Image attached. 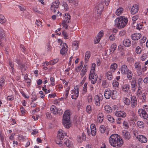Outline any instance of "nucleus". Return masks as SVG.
I'll return each instance as SVG.
<instances>
[{"label": "nucleus", "instance_id": "2f4dec72", "mask_svg": "<svg viewBox=\"0 0 148 148\" xmlns=\"http://www.w3.org/2000/svg\"><path fill=\"white\" fill-rule=\"evenodd\" d=\"M134 66L135 68L138 71H140L141 69L140 64L138 62H136L134 64Z\"/></svg>", "mask_w": 148, "mask_h": 148}, {"label": "nucleus", "instance_id": "a878e982", "mask_svg": "<svg viewBox=\"0 0 148 148\" xmlns=\"http://www.w3.org/2000/svg\"><path fill=\"white\" fill-rule=\"evenodd\" d=\"M64 143L66 145L69 147H71V142L69 141V140L67 138H65L64 140Z\"/></svg>", "mask_w": 148, "mask_h": 148}, {"label": "nucleus", "instance_id": "c756f323", "mask_svg": "<svg viewBox=\"0 0 148 148\" xmlns=\"http://www.w3.org/2000/svg\"><path fill=\"white\" fill-rule=\"evenodd\" d=\"M137 125L140 128H143L144 127L143 122L141 121H138L137 123Z\"/></svg>", "mask_w": 148, "mask_h": 148}, {"label": "nucleus", "instance_id": "9d476101", "mask_svg": "<svg viewBox=\"0 0 148 148\" xmlns=\"http://www.w3.org/2000/svg\"><path fill=\"white\" fill-rule=\"evenodd\" d=\"M141 34L139 33H135L131 35V38L134 40H137L139 39L141 37Z\"/></svg>", "mask_w": 148, "mask_h": 148}, {"label": "nucleus", "instance_id": "13d9d810", "mask_svg": "<svg viewBox=\"0 0 148 148\" xmlns=\"http://www.w3.org/2000/svg\"><path fill=\"white\" fill-rule=\"evenodd\" d=\"M87 71H84L82 70L80 73V75L82 76V77H83L86 74V72Z\"/></svg>", "mask_w": 148, "mask_h": 148}, {"label": "nucleus", "instance_id": "052dcab7", "mask_svg": "<svg viewBox=\"0 0 148 148\" xmlns=\"http://www.w3.org/2000/svg\"><path fill=\"white\" fill-rule=\"evenodd\" d=\"M87 99L89 102H91L92 100V97L91 95H89L88 96Z\"/></svg>", "mask_w": 148, "mask_h": 148}, {"label": "nucleus", "instance_id": "f03ea898", "mask_svg": "<svg viewBox=\"0 0 148 148\" xmlns=\"http://www.w3.org/2000/svg\"><path fill=\"white\" fill-rule=\"evenodd\" d=\"M71 112H64L63 115L62 123L64 127L66 128H69L71 125L70 120Z\"/></svg>", "mask_w": 148, "mask_h": 148}, {"label": "nucleus", "instance_id": "4c0bfd02", "mask_svg": "<svg viewBox=\"0 0 148 148\" xmlns=\"http://www.w3.org/2000/svg\"><path fill=\"white\" fill-rule=\"evenodd\" d=\"M123 127L125 129H127L129 127V125L127 122L124 121L123 123Z\"/></svg>", "mask_w": 148, "mask_h": 148}, {"label": "nucleus", "instance_id": "5701e85b", "mask_svg": "<svg viewBox=\"0 0 148 148\" xmlns=\"http://www.w3.org/2000/svg\"><path fill=\"white\" fill-rule=\"evenodd\" d=\"M143 78H139L138 80V90H140V88H142V82L143 81Z\"/></svg>", "mask_w": 148, "mask_h": 148}, {"label": "nucleus", "instance_id": "a19ab883", "mask_svg": "<svg viewBox=\"0 0 148 148\" xmlns=\"http://www.w3.org/2000/svg\"><path fill=\"white\" fill-rule=\"evenodd\" d=\"M87 83L86 82L84 85V86L83 89V93H85L87 91Z\"/></svg>", "mask_w": 148, "mask_h": 148}, {"label": "nucleus", "instance_id": "a211bd4d", "mask_svg": "<svg viewBox=\"0 0 148 148\" xmlns=\"http://www.w3.org/2000/svg\"><path fill=\"white\" fill-rule=\"evenodd\" d=\"M98 119L99 122L101 123L103 121L104 119V115L101 112H99L98 114Z\"/></svg>", "mask_w": 148, "mask_h": 148}, {"label": "nucleus", "instance_id": "393cba45", "mask_svg": "<svg viewBox=\"0 0 148 148\" xmlns=\"http://www.w3.org/2000/svg\"><path fill=\"white\" fill-rule=\"evenodd\" d=\"M78 43V42L77 41H75L73 42L72 44L74 50H76L78 49L79 45Z\"/></svg>", "mask_w": 148, "mask_h": 148}, {"label": "nucleus", "instance_id": "c9c22d12", "mask_svg": "<svg viewBox=\"0 0 148 148\" xmlns=\"http://www.w3.org/2000/svg\"><path fill=\"white\" fill-rule=\"evenodd\" d=\"M116 47L117 46L115 43H113L111 45L110 48L112 49V53L114 51Z\"/></svg>", "mask_w": 148, "mask_h": 148}, {"label": "nucleus", "instance_id": "69168bd1", "mask_svg": "<svg viewBox=\"0 0 148 148\" xmlns=\"http://www.w3.org/2000/svg\"><path fill=\"white\" fill-rule=\"evenodd\" d=\"M50 81L52 82L51 83V84L52 86H54L55 85V84L54 83L55 80H54V78L53 77H51L50 78Z\"/></svg>", "mask_w": 148, "mask_h": 148}, {"label": "nucleus", "instance_id": "7ed1b4c3", "mask_svg": "<svg viewBox=\"0 0 148 148\" xmlns=\"http://www.w3.org/2000/svg\"><path fill=\"white\" fill-rule=\"evenodd\" d=\"M115 25L119 29L123 28L128 22V19L127 18L121 16L119 18H117L115 20Z\"/></svg>", "mask_w": 148, "mask_h": 148}, {"label": "nucleus", "instance_id": "58836bf2", "mask_svg": "<svg viewBox=\"0 0 148 148\" xmlns=\"http://www.w3.org/2000/svg\"><path fill=\"white\" fill-rule=\"evenodd\" d=\"M62 6L64 7V10L65 11H67L69 10V8L68 7V5L66 3H64Z\"/></svg>", "mask_w": 148, "mask_h": 148}, {"label": "nucleus", "instance_id": "6e6552de", "mask_svg": "<svg viewBox=\"0 0 148 148\" xmlns=\"http://www.w3.org/2000/svg\"><path fill=\"white\" fill-rule=\"evenodd\" d=\"M122 135L123 138L126 140L130 139L131 137V136L130 133L127 130H123Z\"/></svg>", "mask_w": 148, "mask_h": 148}, {"label": "nucleus", "instance_id": "e433bc0d", "mask_svg": "<svg viewBox=\"0 0 148 148\" xmlns=\"http://www.w3.org/2000/svg\"><path fill=\"white\" fill-rule=\"evenodd\" d=\"M5 22V17L2 15H0V22L1 24H3Z\"/></svg>", "mask_w": 148, "mask_h": 148}, {"label": "nucleus", "instance_id": "f704fd0d", "mask_svg": "<svg viewBox=\"0 0 148 148\" xmlns=\"http://www.w3.org/2000/svg\"><path fill=\"white\" fill-rule=\"evenodd\" d=\"M106 129V127L105 126L103 125L99 127L100 131L102 133H104L105 132Z\"/></svg>", "mask_w": 148, "mask_h": 148}, {"label": "nucleus", "instance_id": "9b49d317", "mask_svg": "<svg viewBox=\"0 0 148 148\" xmlns=\"http://www.w3.org/2000/svg\"><path fill=\"white\" fill-rule=\"evenodd\" d=\"M5 36L4 31L1 28H0V45L1 46L2 42L4 40Z\"/></svg>", "mask_w": 148, "mask_h": 148}, {"label": "nucleus", "instance_id": "ddd939ff", "mask_svg": "<svg viewBox=\"0 0 148 148\" xmlns=\"http://www.w3.org/2000/svg\"><path fill=\"white\" fill-rule=\"evenodd\" d=\"M115 115L117 116L123 118L125 117L126 115L125 112H116Z\"/></svg>", "mask_w": 148, "mask_h": 148}, {"label": "nucleus", "instance_id": "c03bdc74", "mask_svg": "<svg viewBox=\"0 0 148 148\" xmlns=\"http://www.w3.org/2000/svg\"><path fill=\"white\" fill-rule=\"evenodd\" d=\"M136 52L137 54H140L141 52V49L140 47L138 46L137 47L136 49Z\"/></svg>", "mask_w": 148, "mask_h": 148}, {"label": "nucleus", "instance_id": "1a4fd4ad", "mask_svg": "<svg viewBox=\"0 0 148 148\" xmlns=\"http://www.w3.org/2000/svg\"><path fill=\"white\" fill-rule=\"evenodd\" d=\"M139 141L143 143H145L147 141L146 137L143 135H139L137 138Z\"/></svg>", "mask_w": 148, "mask_h": 148}, {"label": "nucleus", "instance_id": "0e129e2a", "mask_svg": "<svg viewBox=\"0 0 148 148\" xmlns=\"http://www.w3.org/2000/svg\"><path fill=\"white\" fill-rule=\"evenodd\" d=\"M82 65H80L75 69V70L77 71H79L82 68Z\"/></svg>", "mask_w": 148, "mask_h": 148}, {"label": "nucleus", "instance_id": "bb28decb", "mask_svg": "<svg viewBox=\"0 0 148 148\" xmlns=\"http://www.w3.org/2000/svg\"><path fill=\"white\" fill-rule=\"evenodd\" d=\"M107 118L110 122L112 123H114L115 120L112 116L110 115H108Z\"/></svg>", "mask_w": 148, "mask_h": 148}, {"label": "nucleus", "instance_id": "4d7b16f0", "mask_svg": "<svg viewBox=\"0 0 148 148\" xmlns=\"http://www.w3.org/2000/svg\"><path fill=\"white\" fill-rule=\"evenodd\" d=\"M101 39V38H100V37H98L97 38H96V40H94V43L95 44H97L98 43Z\"/></svg>", "mask_w": 148, "mask_h": 148}, {"label": "nucleus", "instance_id": "e2e57ef3", "mask_svg": "<svg viewBox=\"0 0 148 148\" xmlns=\"http://www.w3.org/2000/svg\"><path fill=\"white\" fill-rule=\"evenodd\" d=\"M95 70L94 69H91L90 71V73L89 74V75H94L96 74L95 73Z\"/></svg>", "mask_w": 148, "mask_h": 148}, {"label": "nucleus", "instance_id": "72a5a7b5", "mask_svg": "<svg viewBox=\"0 0 148 148\" xmlns=\"http://www.w3.org/2000/svg\"><path fill=\"white\" fill-rule=\"evenodd\" d=\"M58 8V5H55L52 4L51 5V10L52 12H53L54 13H55L56 11V8L57 9Z\"/></svg>", "mask_w": 148, "mask_h": 148}, {"label": "nucleus", "instance_id": "6ab92c4d", "mask_svg": "<svg viewBox=\"0 0 148 148\" xmlns=\"http://www.w3.org/2000/svg\"><path fill=\"white\" fill-rule=\"evenodd\" d=\"M139 113V114L140 116L143 118V119H147L148 117V114L146 112H140Z\"/></svg>", "mask_w": 148, "mask_h": 148}, {"label": "nucleus", "instance_id": "603ef678", "mask_svg": "<svg viewBox=\"0 0 148 148\" xmlns=\"http://www.w3.org/2000/svg\"><path fill=\"white\" fill-rule=\"evenodd\" d=\"M17 61V63L19 65H20V68L21 69L24 67H25V66H26L24 64H20L18 62V60H16Z\"/></svg>", "mask_w": 148, "mask_h": 148}, {"label": "nucleus", "instance_id": "864d4df0", "mask_svg": "<svg viewBox=\"0 0 148 148\" xmlns=\"http://www.w3.org/2000/svg\"><path fill=\"white\" fill-rule=\"evenodd\" d=\"M119 108L116 105H114L112 106V110H113L115 111H117V110H119Z\"/></svg>", "mask_w": 148, "mask_h": 148}, {"label": "nucleus", "instance_id": "dca6fc26", "mask_svg": "<svg viewBox=\"0 0 148 148\" xmlns=\"http://www.w3.org/2000/svg\"><path fill=\"white\" fill-rule=\"evenodd\" d=\"M127 67L125 64H123L121 67V73L125 75L126 74V71H127Z\"/></svg>", "mask_w": 148, "mask_h": 148}, {"label": "nucleus", "instance_id": "f257e3e1", "mask_svg": "<svg viewBox=\"0 0 148 148\" xmlns=\"http://www.w3.org/2000/svg\"><path fill=\"white\" fill-rule=\"evenodd\" d=\"M110 144L112 146L118 147L122 146L123 144V141L121 136L118 134H112L109 139Z\"/></svg>", "mask_w": 148, "mask_h": 148}, {"label": "nucleus", "instance_id": "49530a36", "mask_svg": "<svg viewBox=\"0 0 148 148\" xmlns=\"http://www.w3.org/2000/svg\"><path fill=\"white\" fill-rule=\"evenodd\" d=\"M126 31L125 30H122L119 33V35L121 36H123L126 34Z\"/></svg>", "mask_w": 148, "mask_h": 148}, {"label": "nucleus", "instance_id": "c85d7f7f", "mask_svg": "<svg viewBox=\"0 0 148 148\" xmlns=\"http://www.w3.org/2000/svg\"><path fill=\"white\" fill-rule=\"evenodd\" d=\"M123 11V8H119L116 10V14L117 16L120 15L122 12Z\"/></svg>", "mask_w": 148, "mask_h": 148}, {"label": "nucleus", "instance_id": "f8f14e48", "mask_svg": "<svg viewBox=\"0 0 148 148\" xmlns=\"http://www.w3.org/2000/svg\"><path fill=\"white\" fill-rule=\"evenodd\" d=\"M138 10V6L137 5H135L132 6L131 10V12L132 14H134L137 13Z\"/></svg>", "mask_w": 148, "mask_h": 148}, {"label": "nucleus", "instance_id": "4468645a", "mask_svg": "<svg viewBox=\"0 0 148 148\" xmlns=\"http://www.w3.org/2000/svg\"><path fill=\"white\" fill-rule=\"evenodd\" d=\"M131 86L132 90L133 92L135 91L137 86L136 82L135 79L132 81Z\"/></svg>", "mask_w": 148, "mask_h": 148}, {"label": "nucleus", "instance_id": "ea45409f", "mask_svg": "<svg viewBox=\"0 0 148 148\" xmlns=\"http://www.w3.org/2000/svg\"><path fill=\"white\" fill-rule=\"evenodd\" d=\"M91 133L92 135L94 136H95L96 133V128H92V129H91Z\"/></svg>", "mask_w": 148, "mask_h": 148}, {"label": "nucleus", "instance_id": "338daca9", "mask_svg": "<svg viewBox=\"0 0 148 148\" xmlns=\"http://www.w3.org/2000/svg\"><path fill=\"white\" fill-rule=\"evenodd\" d=\"M115 36L111 34L109 36V38L111 40H114Z\"/></svg>", "mask_w": 148, "mask_h": 148}, {"label": "nucleus", "instance_id": "a18cd8bd", "mask_svg": "<svg viewBox=\"0 0 148 148\" xmlns=\"http://www.w3.org/2000/svg\"><path fill=\"white\" fill-rule=\"evenodd\" d=\"M124 102L127 105H129L130 103V99L126 97L125 98Z\"/></svg>", "mask_w": 148, "mask_h": 148}, {"label": "nucleus", "instance_id": "774afa93", "mask_svg": "<svg viewBox=\"0 0 148 148\" xmlns=\"http://www.w3.org/2000/svg\"><path fill=\"white\" fill-rule=\"evenodd\" d=\"M56 107L54 105H52L51 106L50 108V111H54L56 110Z\"/></svg>", "mask_w": 148, "mask_h": 148}, {"label": "nucleus", "instance_id": "8fccbe9b", "mask_svg": "<svg viewBox=\"0 0 148 148\" xmlns=\"http://www.w3.org/2000/svg\"><path fill=\"white\" fill-rule=\"evenodd\" d=\"M133 132L134 136L136 137V138H137V137L138 136V135L137 130H133Z\"/></svg>", "mask_w": 148, "mask_h": 148}, {"label": "nucleus", "instance_id": "f3484780", "mask_svg": "<svg viewBox=\"0 0 148 148\" xmlns=\"http://www.w3.org/2000/svg\"><path fill=\"white\" fill-rule=\"evenodd\" d=\"M123 44L125 47H129L131 45V41L129 39H126L123 40Z\"/></svg>", "mask_w": 148, "mask_h": 148}, {"label": "nucleus", "instance_id": "bf43d9fd", "mask_svg": "<svg viewBox=\"0 0 148 148\" xmlns=\"http://www.w3.org/2000/svg\"><path fill=\"white\" fill-rule=\"evenodd\" d=\"M0 139L1 140L2 143H3L4 140L3 135L1 133H0Z\"/></svg>", "mask_w": 148, "mask_h": 148}, {"label": "nucleus", "instance_id": "3c124183", "mask_svg": "<svg viewBox=\"0 0 148 148\" xmlns=\"http://www.w3.org/2000/svg\"><path fill=\"white\" fill-rule=\"evenodd\" d=\"M62 34L63 36H64V38L65 39H68V38L67 37H68V36L67 35V33L65 31H64L62 32Z\"/></svg>", "mask_w": 148, "mask_h": 148}, {"label": "nucleus", "instance_id": "4be33fe9", "mask_svg": "<svg viewBox=\"0 0 148 148\" xmlns=\"http://www.w3.org/2000/svg\"><path fill=\"white\" fill-rule=\"evenodd\" d=\"M117 67V65L115 63H114L112 64L110 66V71L111 72H114L115 70L116 69Z\"/></svg>", "mask_w": 148, "mask_h": 148}, {"label": "nucleus", "instance_id": "79ce46f5", "mask_svg": "<svg viewBox=\"0 0 148 148\" xmlns=\"http://www.w3.org/2000/svg\"><path fill=\"white\" fill-rule=\"evenodd\" d=\"M104 108V110L106 111H110V110H112V108L109 105H106L105 106Z\"/></svg>", "mask_w": 148, "mask_h": 148}, {"label": "nucleus", "instance_id": "7c9ffc66", "mask_svg": "<svg viewBox=\"0 0 148 148\" xmlns=\"http://www.w3.org/2000/svg\"><path fill=\"white\" fill-rule=\"evenodd\" d=\"M111 72L109 71L106 73V75L107 79L109 80H111L112 77V75Z\"/></svg>", "mask_w": 148, "mask_h": 148}, {"label": "nucleus", "instance_id": "37998d69", "mask_svg": "<svg viewBox=\"0 0 148 148\" xmlns=\"http://www.w3.org/2000/svg\"><path fill=\"white\" fill-rule=\"evenodd\" d=\"M62 25L63 27L66 29H67L68 26L66 23L65 20H63L62 21Z\"/></svg>", "mask_w": 148, "mask_h": 148}, {"label": "nucleus", "instance_id": "412c9836", "mask_svg": "<svg viewBox=\"0 0 148 148\" xmlns=\"http://www.w3.org/2000/svg\"><path fill=\"white\" fill-rule=\"evenodd\" d=\"M100 99L98 95H96L95 96V101L96 105L99 106L100 105Z\"/></svg>", "mask_w": 148, "mask_h": 148}, {"label": "nucleus", "instance_id": "680f3d73", "mask_svg": "<svg viewBox=\"0 0 148 148\" xmlns=\"http://www.w3.org/2000/svg\"><path fill=\"white\" fill-rule=\"evenodd\" d=\"M46 115L49 118V119H51L52 118V116L51 115V113L50 112H47L46 113Z\"/></svg>", "mask_w": 148, "mask_h": 148}, {"label": "nucleus", "instance_id": "b1692460", "mask_svg": "<svg viewBox=\"0 0 148 148\" xmlns=\"http://www.w3.org/2000/svg\"><path fill=\"white\" fill-rule=\"evenodd\" d=\"M126 74H127L128 79L129 80H131L132 79V73L131 71L129 70H128L127 71Z\"/></svg>", "mask_w": 148, "mask_h": 148}, {"label": "nucleus", "instance_id": "cd10ccee", "mask_svg": "<svg viewBox=\"0 0 148 148\" xmlns=\"http://www.w3.org/2000/svg\"><path fill=\"white\" fill-rule=\"evenodd\" d=\"M90 51H87L85 53V62H87L88 60V59L90 57Z\"/></svg>", "mask_w": 148, "mask_h": 148}, {"label": "nucleus", "instance_id": "de8ad7c7", "mask_svg": "<svg viewBox=\"0 0 148 148\" xmlns=\"http://www.w3.org/2000/svg\"><path fill=\"white\" fill-rule=\"evenodd\" d=\"M147 38L146 37L143 36L141 40H140V43H143L145 42Z\"/></svg>", "mask_w": 148, "mask_h": 148}, {"label": "nucleus", "instance_id": "aec40b11", "mask_svg": "<svg viewBox=\"0 0 148 148\" xmlns=\"http://www.w3.org/2000/svg\"><path fill=\"white\" fill-rule=\"evenodd\" d=\"M130 88V86L128 84H125L122 86V90L125 92H128Z\"/></svg>", "mask_w": 148, "mask_h": 148}, {"label": "nucleus", "instance_id": "20e7f679", "mask_svg": "<svg viewBox=\"0 0 148 148\" xmlns=\"http://www.w3.org/2000/svg\"><path fill=\"white\" fill-rule=\"evenodd\" d=\"M104 97L106 99H109L111 97L112 99H115L117 97V95H115L114 92H112L109 88L106 89L105 91Z\"/></svg>", "mask_w": 148, "mask_h": 148}, {"label": "nucleus", "instance_id": "0eeeda50", "mask_svg": "<svg viewBox=\"0 0 148 148\" xmlns=\"http://www.w3.org/2000/svg\"><path fill=\"white\" fill-rule=\"evenodd\" d=\"M98 76L96 74L94 75H89V80L91 81V83L93 84H94L96 82Z\"/></svg>", "mask_w": 148, "mask_h": 148}, {"label": "nucleus", "instance_id": "5fc2aeb1", "mask_svg": "<svg viewBox=\"0 0 148 148\" xmlns=\"http://www.w3.org/2000/svg\"><path fill=\"white\" fill-rule=\"evenodd\" d=\"M69 89H70V88L69 87H68L67 89H66V93H65V98L66 99L68 96V94H69Z\"/></svg>", "mask_w": 148, "mask_h": 148}, {"label": "nucleus", "instance_id": "2eb2a0df", "mask_svg": "<svg viewBox=\"0 0 148 148\" xmlns=\"http://www.w3.org/2000/svg\"><path fill=\"white\" fill-rule=\"evenodd\" d=\"M63 132L64 131L61 130H60L58 131L57 136L60 140H62L64 138V135L63 134Z\"/></svg>", "mask_w": 148, "mask_h": 148}, {"label": "nucleus", "instance_id": "473e14b6", "mask_svg": "<svg viewBox=\"0 0 148 148\" xmlns=\"http://www.w3.org/2000/svg\"><path fill=\"white\" fill-rule=\"evenodd\" d=\"M132 103H134V105H136L137 103V99L136 97L132 96L131 97Z\"/></svg>", "mask_w": 148, "mask_h": 148}, {"label": "nucleus", "instance_id": "6e6d98bb", "mask_svg": "<svg viewBox=\"0 0 148 148\" xmlns=\"http://www.w3.org/2000/svg\"><path fill=\"white\" fill-rule=\"evenodd\" d=\"M112 84L114 86L118 87L119 85V83L116 81H115L113 82Z\"/></svg>", "mask_w": 148, "mask_h": 148}, {"label": "nucleus", "instance_id": "09e8293b", "mask_svg": "<svg viewBox=\"0 0 148 148\" xmlns=\"http://www.w3.org/2000/svg\"><path fill=\"white\" fill-rule=\"evenodd\" d=\"M141 110L142 111H148V106L147 105H144Z\"/></svg>", "mask_w": 148, "mask_h": 148}, {"label": "nucleus", "instance_id": "39448f33", "mask_svg": "<svg viewBox=\"0 0 148 148\" xmlns=\"http://www.w3.org/2000/svg\"><path fill=\"white\" fill-rule=\"evenodd\" d=\"M60 45L62 46L60 51V53L62 55H64L68 51V47L66 43L62 42Z\"/></svg>", "mask_w": 148, "mask_h": 148}, {"label": "nucleus", "instance_id": "423d86ee", "mask_svg": "<svg viewBox=\"0 0 148 148\" xmlns=\"http://www.w3.org/2000/svg\"><path fill=\"white\" fill-rule=\"evenodd\" d=\"M104 3V2L103 1L100 3H99L98 4L96 7V10L97 11V14H101L103 9V4Z\"/></svg>", "mask_w": 148, "mask_h": 148}]
</instances>
